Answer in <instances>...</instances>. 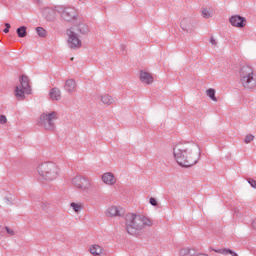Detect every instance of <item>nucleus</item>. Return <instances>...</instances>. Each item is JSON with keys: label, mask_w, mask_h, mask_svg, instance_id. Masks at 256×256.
<instances>
[{"label": "nucleus", "mask_w": 256, "mask_h": 256, "mask_svg": "<svg viewBox=\"0 0 256 256\" xmlns=\"http://www.w3.org/2000/svg\"><path fill=\"white\" fill-rule=\"evenodd\" d=\"M173 155L180 167H193L201 159V149L195 143L176 144Z\"/></svg>", "instance_id": "nucleus-1"}, {"label": "nucleus", "mask_w": 256, "mask_h": 256, "mask_svg": "<svg viewBox=\"0 0 256 256\" xmlns=\"http://www.w3.org/2000/svg\"><path fill=\"white\" fill-rule=\"evenodd\" d=\"M126 231L129 235H140L144 227H152L153 221L146 216L128 213L125 216Z\"/></svg>", "instance_id": "nucleus-2"}, {"label": "nucleus", "mask_w": 256, "mask_h": 256, "mask_svg": "<svg viewBox=\"0 0 256 256\" xmlns=\"http://www.w3.org/2000/svg\"><path fill=\"white\" fill-rule=\"evenodd\" d=\"M79 33L80 35H87V33H89V26H87L85 23H80L67 30V35L69 37L68 45L70 49H79V47H81Z\"/></svg>", "instance_id": "nucleus-3"}, {"label": "nucleus", "mask_w": 256, "mask_h": 256, "mask_svg": "<svg viewBox=\"0 0 256 256\" xmlns=\"http://www.w3.org/2000/svg\"><path fill=\"white\" fill-rule=\"evenodd\" d=\"M40 179L44 181H54L59 176V168L53 162L42 163L37 168Z\"/></svg>", "instance_id": "nucleus-4"}, {"label": "nucleus", "mask_w": 256, "mask_h": 256, "mask_svg": "<svg viewBox=\"0 0 256 256\" xmlns=\"http://www.w3.org/2000/svg\"><path fill=\"white\" fill-rule=\"evenodd\" d=\"M240 83L244 89H255L256 88V79L255 73L251 66H242L240 69Z\"/></svg>", "instance_id": "nucleus-5"}, {"label": "nucleus", "mask_w": 256, "mask_h": 256, "mask_svg": "<svg viewBox=\"0 0 256 256\" xmlns=\"http://www.w3.org/2000/svg\"><path fill=\"white\" fill-rule=\"evenodd\" d=\"M57 119H59V114L56 111L42 113L39 117L38 125L46 131H55L57 129L55 121Z\"/></svg>", "instance_id": "nucleus-6"}, {"label": "nucleus", "mask_w": 256, "mask_h": 256, "mask_svg": "<svg viewBox=\"0 0 256 256\" xmlns=\"http://www.w3.org/2000/svg\"><path fill=\"white\" fill-rule=\"evenodd\" d=\"M58 12L62 19L68 22L76 21L77 17H79V12L74 7H61Z\"/></svg>", "instance_id": "nucleus-7"}, {"label": "nucleus", "mask_w": 256, "mask_h": 256, "mask_svg": "<svg viewBox=\"0 0 256 256\" xmlns=\"http://www.w3.org/2000/svg\"><path fill=\"white\" fill-rule=\"evenodd\" d=\"M72 185H74V187H76L77 189L87 191L89 187H91V182L86 177L76 176L72 179Z\"/></svg>", "instance_id": "nucleus-8"}, {"label": "nucleus", "mask_w": 256, "mask_h": 256, "mask_svg": "<svg viewBox=\"0 0 256 256\" xmlns=\"http://www.w3.org/2000/svg\"><path fill=\"white\" fill-rule=\"evenodd\" d=\"M230 24L232 27H238V29H243L247 25V19L241 17L240 15H234L230 18Z\"/></svg>", "instance_id": "nucleus-9"}, {"label": "nucleus", "mask_w": 256, "mask_h": 256, "mask_svg": "<svg viewBox=\"0 0 256 256\" xmlns=\"http://www.w3.org/2000/svg\"><path fill=\"white\" fill-rule=\"evenodd\" d=\"M180 27L186 33H193L195 31V24L191 18H184L180 22Z\"/></svg>", "instance_id": "nucleus-10"}, {"label": "nucleus", "mask_w": 256, "mask_h": 256, "mask_svg": "<svg viewBox=\"0 0 256 256\" xmlns=\"http://www.w3.org/2000/svg\"><path fill=\"white\" fill-rule=\"evenodd\" d=\"M21 89L25 91L27 95H31V85H29V77L22 75L20 77Z\"/></svg>", "instance_id": "nucleus-11"}, {"label": "nucleus", "mask_w": 256, "mask_h": 256, "mask_svg": "<svg viewBox=\"0 0 256 256\" xmlns=\"http://www.w3.org/2000/svg\"><path fill=\"white\" fill-rule=\"evenodd\" d=\"M102 181L106 185H115V183H117V180L115 179V176L111 172L104 173L102 175Z\"/></svg>", "instance_id": "nucleus-12"}, {"label": "nucleus", "mask_w": 256, "mask_h": 256, "mask_svg": "<svg viewBox=\"0 0 256 256\" xmlns=\"http://www.w3.org/2000/svg\"><path fill=\"white\" fill-rule=\"evenodd\" d=\"M49 98L51 101H61V89L57 87L50 89Z\"/></svg>", "instance_id": "nucleus-13"}, {"label": "nucleus", "mask_w": 256, "mask_h": 256, "mask_svg": "<svg viewBox=\"0 0 256 256\" xmlns=\"http://www.w3.org/2000/svg\"><path fill=\"white\" fill-rule=\"evenodd\" d=\"M140 81L145 85H151L153 83V76L149 72H140Z\"/></svg>", "instance_id": "nucleus-14"}, {"label": "nucleus", "mask_w": 256, "mask_h": 256, "mask_svg": "<svg viewBox=\"0 0 256 256\" xmlns=\"http://www.w3.org/2000/svg\"><path fill=\"white\" fill-rule=\"evenodd\" d=\"M77 87V83L73 79L66 80L64 89L67 93H75V89Z\"/></svg>", "instance_id": "nucleus-15"}, {"label": "nucleus", "mask_w": 256, "mask_h": 256, "mask_svg": "<svg viewBox=\"0 0 256 256\" xmlns=\"http://www.w3.org/2000/svg\"><path fill=\"white\" fill-rule=\"evenodd\" d=\"M107 217H121V213L117 206H111L106 211Z\"/></svg>", "instance_id": "nucleus-16"}, {"label": "nucleus", "mask_w": 256, "mask_h": 256, "mask_svg": "<svg viewBox=\"0 0 256 256\" xmlns=\"http://www.w3.org/2000/svg\"><path fill=\"white\" fill-rule=\"evenodd\" d=\"M100 101L103 105H113L115 103V98L109 94H104L100 97Z\"/></svg>", "instance_id": "nucleus-17"}, {"label": "nucleus", "mask_w": 256, "mask_h": 256, "mask_svg": "<svg viewBox=\"0 0 256 256\" xmlns=\"http://www.w3.org/2000/svg\"><path fill=\"white\" fill-rule=\"evenodd\" d=\"M91 255L99 256L101 253H103V248L97 244L92 245L89 249Z\"/></svg>", "instance_id": "nucleus-18"}, {"label": "nucleus", "mask_w": 256, "mask_h": 256, "mask_svg": "<svg viewBox=\"0 0 256 256\" xmlns=\"http://www.w3.org/2000/svg\"><path fill=\"white\" fill-rule=\"evenodd\" d=\"M181 256H195V249L183 248L180 250Z\"/></svg>", "instance_id": "nucleus-19"}, {"label": "nucleus", "mask_w": 256, "mask_h": 256, "mask_svg": "<svg viewBox=\"0 0 256 256\" xmlns=\"http://www.w3.org/2000/svg\"><path fill=\"white\" fill-rule=\"evenodd\" d=\"M16 33L20 39H23L24 37H27V27L21 26L17 28Z\"/></svg>", "instance_id": "nucleus-20"}, {"label": "nucleus", "mask_w": 256, "mask_h": 256, "mask_svg": "<svg viewBox=\"0 0 256 256\" xmlns=\"http://www.w3.org/2000/svg\"><path fill=\"white\" fill-rule=\"evenodd\" d=\"M25 90L23 88H19V86L16 87V90H15V96L18 98V99H25Z\"/></svg>", "instance_id": "nucleus-21"}, {"label": "nucleus", "mask_w": 256, "mask_h": 256, "mask_svg": "<svg viewBox=\"0 0 256 256\" xmlns=\"http://www.w3.org/2000/svg\"><path fill=\"white\" fill-rule=\"evenodd\" d=\"M206 94L208 97H210V99L212 101H217V97L215 96V89L213 88H209L207 91H206Z\"/></svg>", "instance_id": "nucleus-22"}, {"label": "nucleus", "mask_w": 256, "mask_h": 256, "mask_svg": "<svg viewBox=\"0 0 256 256\" xmlns=\"http://www.w3.org/2000/svg\"><path fill=\"white\" fill-rule=\"evenodd\" d=\"M36 32L39 37H47V30L43 27H37Z\"/></svg>", "instance_id": "nucleus-23"}, {"label": "nucleus", "mask_w": 256, "mask_h": 256, "mask_svg": "<svg viewBox=\"0 0 256 256\" xmlns=\"http://www.w3.org/2000/svg\"><path fill=\"white\" fill-rule=\"evenodd\" d=\"M70 207H72V209L75 211V213H79V211H81V205L77 204L75 202H72L70 204Z\"/></svg>", "instance_id": "nucleus-24"}, {"label": "nucleus", "mask_w": 256, "mask_h": 256, "mask_svg": "<svg viewBox=\"0 0 256 256\" xmlns=\"http://www.w3.org/2000/svg\"><path fill=\"white\" fill-rule=\"evenodd\" d=\"M253 139H255V136L252 134H248V135H246V137L244 139V143L249 144V143H251V141H253Z\"/></svg>", "instance_id": "nucleus-25"}, {"label": "nucleus", "mask_w": 256, "mask_h": 256, "mask_svg": "<svg viewBox=\"0 0 256 256\" xmlns=\"http://www.w3.org/2000/svg\"><path fill=\"white\" fill-rule=\"evenodd\" d=\"M202 17H204V19H209V17H211V13H209V10L207 8H204L202 10Z\"/></svg>", "instance_id": "nucleus-26"}, {"label": "nucleus", "mask_w": 256, "mask_h": 256, "mask_svg": "<svg viewBox=\"0 0 256 256\" xmlns=\"http://www.w3.org/2000/svg\"><path fill=\"white\" fill-rule=\"evenodd\" d=\"M249 185H251V187H253V189H256V180L253 178H248L247 179Z\"/></svg>", "instance_id": "nucleus-27"}, {"label": "nucleus", "mask_w": 256, "mask_h": 256, "mask_svg": "<svg viewBox=\"0 0 256 256\" xmlns=\"http://www.w3.org/2000/svg\"><path fill=\"white\" fill-rule=\"evenodd\" d=\"M150 205H152V207H157L158 203H157V199H155L154 197H151L149 200Z\"/></svg>", "instance_id": "nucleus-28"}, {"label": "nucleus", "mask_w": 256, "mask_h": 256, "mask_svg": "<svg viewBox=\"0 0 256 256\" xmlns=\"http://www.w3.org/2000/svg\"><path fill=\"white\" fill-rule=\"evenodd\" d=\"M7 123V116L0 115V125H5Z\"/></svg>", "instance_id": "nucleus-29"}, {"label": "nucleus", "mask_w": 256, "mask_h": 256, "mask_svg": "<svg viewBox=\"0 0 256 256\" xmlns=\"http://www.w3.org/2000/svg\"><path fill=\"white\" fill-rule=\"evenodd\" d=\"M6 232L8 233V235H15V231H13L11 228H9L8 226L5 227Z\"/></svg>", "instance_id": "nucleus-30"}, {"label": "nucleus", "mask_w": 256, "mask_h": 256, "mask_svg": "<svg viewBox=\"0 0 256 256\" xmlns=\"http://www.w3.org/2000/svg\"><path fill=\"white\" fill-rule=\"evenodd\" d=\"M210 43L212 45H217V41H215V38H213V37L210 38Z\"/></svg>", "instance_id": "nucleus-31"}, {"label": "nucleus", "mask_w": 256, "mask_h": 256, "mask_svg": "<svg viewBox=\"0 0 256 256\" xmlns=\"http://www.w3.org/2000/svg\"><path fill=\"white\" fill-rule=\"evenodd\" d=\"M4 199H5L6 203H7V205H11V200H9V198H4Z\"/></svg>", "instance_id": "nucleus-32"}, {"label": "nucleus", "mask_w": 256, "mask_h": 256, "mask_svg": "<svg viewBox=\"0 0 256 256\" xmlns=\"http://www.w3.org/2000/svg\"><path fill=\"white\" fill-rule=\"evenodd\" d=\"M5 27H6V29H11V24L5 23Z\"/></svg>", "instance_id": "nucleus-33"}, {"label": "nucleus", "mask_w": 256, "mask_h": 256, "mask_svg": "<svg viewBox=\"0 0 256 256\" xmlns=\"http://www.w3.org/2000/svg\"><path fill=\"white\" fill-rule=\"evenodd\" d=\"M3 31L4 33H9V28H5Z\"/></svg>", "instance_id": "nucleus-34"}, {"label": "nucleus", "mask_w": 256, "mask_h": 256, "mask_svg": "<svg viewBox=\"0 0 256 256\" xmlns=\"http://www.w3.org/2000/svg\"><path fill=\"white\" fill-rule=\"evenodd\" d=\"M252 225H253V227H255V226H256V222L254 221V222L252 223Z\"/></svg>", "instance_id": "nucleus-35"}]
</instances>
